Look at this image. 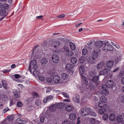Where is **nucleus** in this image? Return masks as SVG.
I'll return each mask as SVG.
<instances>
[{"label": "nucleus", "instance_id": "c756f323", "mask_svg": "<svg viewBox=\"0 0 124 124\" xmlns=\"http://www.w3.org/2000/svg\"><path fill=\"white\" fill-rule=\"evenodd\" d=\"M61 78L63 80H67L68 78V76L67 74L63 73L62 74Z\"/></svg>", "mask_w": 124, "mask_h": 124}, {"label": "nucleus", "instance_id": "ddd939ff", "mask_svg": "<svg viewBox=\"0 0 124 124\" xmlns=\"http://www.w3.org/2000/svg\"><path fill=\"white\" fill-rule=\"evenodd\" d=\"M53 80L56 83H59L61 81L60 78L58 75H55L53 77Z\"/></svg>", "mask_w": 124, "mask_h": 124}, {"label": "nucleus", "instance_id": "6e6d98bb", "mask_svg": "<svg viewBox=\"0 0 124 124\" xmlns=\"http://www.w3.org/2000/svg\"><path fill=\"white\" fill-rule=\"evenodd\" d=\"M14 94L15 96L17 98H19L20 96V94L19 93L16 92L15 93H14Z\"/></svg>", "mask_w": 124, "mask_h": 124}, {"label": "nucleus", "instance_id": "4468645a", "mask_svg": "<svg viewBox=\"0 0 124 124\" xmlns=\"http://www.w3.org/2000/svg\"><path fill=\"white\" fill-rule=\"evenodd\" d=\"M64 53L65 55L67 56H71L73 55L72 51L71 50H66L65 51Z\"/></svg>", "mask_w": 124, "mask_h": 124}, {"label": "nucleus", "instance_id": "a19ab883", "mask_svg": "<svg viewBox=\"0 0 124 124\" xmlns=\"http://www.w3.org/2000/svg\"><path fill=\"white\" fill-rule=\"evenodd\" d=\"M80 62H85L86 61V59L84 56L81 57L80 58Z\"/></svg>", "mask_w": 124, "mask_h": 124}, {"label": "nucleus", "instance_id": "09e8293b", "mask_svg": "<svg viewBox=\"0 0 124 124\" xmlns=\"http://www.w3.org/2000/svg\"><path fill=\"white\" fill-rule=\"evenodd\" d=\"M89 114L91 116H96V114L95 112L93 111H91L89 112Z\"/></svg>", "mask_w": 124, "mask_h": 124}, {"label": "nucleus", "instance_id": "393cba45", "mask_svg": "<svg viewBox=\"0 0 124 124\" xmlns=\"http://www.w3.org/2000/svg\"><path fill=\"white\" fill-rule=\"evenodd\" d=\"M69 46L71 49L73 50H75L76 49V46L73 42H70L69 43Z\"/></svg>", "mask_w": 124, "mask_h": 124}, {"label": "nucleus", "instance_id": "680f3d73", "mask_svg": "<svg viewBox=\"0 0 124 124\" xmlns=\"http://www.w3.org/2000/svg\"><path fill=\"white\" fill-rule=\"evenodd\" d=\"M4 101L7 100L8 99V96L6 95H3L2 97Z\"/></svg>", "mask_w": 124, "mask_h": 124}, {"label": "nucleus", "instance_id": "a18cd8bd", "mask_svg": "<svg viewBox=\"0 0 124 124\" xmlns=\"http://www.w3.org/2000/svg\"><path fill=\"white\" fill-rule=\"evenodd\" d=\"M62 124H75L74 123H72L71 122H70L67 120H65L62 123Z\"/></svg>", "mask_w": 124, "mask_h": 124}, {"label": "nucleus", "instance_id": "dca6fc26", "mask_svg": "<svg viewBox=\"0 0 124 124\" xmlns=\"http://www.w3.org/2000/svg\"><path fill=\"white\" fill-rule=\"evenodd\" d=\"M66 110L68 112H70L73 109V107L72 105H68L65 107Z\"/></svg>", "mask_w": 124, "mask_h": 124}, {"label": "nucleus", "instance_id": "423d86ee", "mask_svg": "<svg viewBox=\"0 0 124 124\" xmlns=\"http://www.w3.org/2000/svg\"><path fill=\"white\" fill-rule=\"evenodd\" d=\"M90 111V109L89 108H84L81 109L80 114L81 115L85 116L89 115Z\"/></svg>", "mask_w": 124, "mask_h": 124}, {"label": "nucleus", "instance_id": "f03ea898", "mask_svg": "<svg viewBox=\"0 0 124 124\" xmlns=\"http://www.w3.org/2000/svg\"><path fill=\"white\" fill-rule=\"evenodd\" d=\"M38 47L37 46H36L34 48V50L32 52V60L30 62H36L39 61L40 60V57L39 56V53L38 50H35Z\"/></svg>", "mask_w": 124, "mask_h": 124}, {"label": "nucleus", "instance_id": "c9c22d12", "mask_svg": "<svg viewBox=\"0 0 124 124\" xmlns=\"http://www.w3.org/2000/svg\"><path fill=\"white\" fill-rule=\"evenodd\" d=\"M82 52V56H85L87 53V49L85 48L83 49Z\"/></svg>", "mask_w": 124, "mask_h": 124}, {"label": "nucleus", "instance_id": "49530a36", "mask_svg": "<svg viewBox=\"0 0 124 124\" xmlns=\"http://www.w3.org/2000/svg\"><path fill=\"white\" fill-rule=\"evenodd\" d=\"M77 59L75 57H73L71 58V62H77Z\"/></svg>", "mask_w": 124, "mask_h": 124}, {"label": "nucleus", "instance_id": "c03bdc74", "mask_svg": "<svg viewBox=\"0 0 124 124\" xmlns=\"http://www.w3.org/2000/svg\"><path fill=\"white\" fill-rule=\"evenodd\" d=\"M62 93L64 97L67 98H68L69 97V95L68 93L62 92Z\"/></svg>", "mask_w": 124, "mask_h": 124}, {"label": "nucleus", "instance_id": "3c124183", "mask_svg": "<svg viewBox=\"0 0 124 124\" xmlns=\"http://www.w3.org/2000/svg\"><path fill=\"white\" fill-rule=\"evenodd\" d=\"M52 81V78L50 77H48L46 79L47 81L49 83H50Z\"/></svg>", "mask_w": 124, "mask_h": 124}, {"label": "nucleus", "instance_id": "2eb2a0df", "mask_svg": "<svg viewBox=\"0 0 124 124\" xmlns=\"http://www.w3.org/2000/svg\"><path fill=\"white\" fill-rule=\"evenodd\" d=\"M53 97L51 95L47 96L44 99L43 102L45 103H46L47 101H49L52 100Z\"/></svg>", "mask_w": 124, "mask_h": 124}, {"label": "nucleus", "instance_id": "bb28decb", "mask_svg": "<svg viewBox=\"0 0 124 124\" xmlns=\"http://www.w3.org/2000/svg\"><path fill=\"white\" fill-rule=\"evenodd\" d=\"M2 85L3 87L5 89L7 88V82L6 80H2L1 81Z\"/></svg>", "mask_w": 124, "mask_h": 124}, {"label": "nucleus", "instance_id": "b1692460", "mask_svg": "<svg viewBox=\"0 0 124 124\" xmlns=\"http://www.w3.org/2000/svg\"><path fill=\"white\" fill-rule=\"evenodd\" d=\"M80 74L81 75L83 74L84 73L85 70L84 66L81 65H80L79 68Z\"/></svg>", "mask_w": 124, "mask_h": 124}, {"label": "nucleus", "instance_id": "4be33fe9", "mask_svg": "<svg viewBox=\"0 0 124 124\" xmlns=\"http://www.w3.org/2000/svg\"><path fill=\"white\" fill-rule=\"evenodd\" d=\"M101 93L102 95L106 96L109 94V91L107 89H102Z\"/></svg>", "mask_w": 124, "mask_h": 124}, {"label": "nucleus", "instance_id": "412c9836", "mask_svg": "<svg viewBox=\"0 0 124 124\" xmlns=\"http://www.w3.org/2000/svg\"><path fill=\"white\" fill-rule=\"evenodd\" d=\"M52 59L53 62H58L59 59L58 57L56 55H53L52 57Z\"/></svg>", "mask_w": 124, "mask_h": 124}, {"label": "nucleus", "instance_id": "20e7f679", "mask_svg": "<svg viewBox=\"0 0 124 124\" xmlns=\"http://www.w3.org/2000/svg\"><path fill=\"white\" fill-rule=\"evenodd\" d=\"M100 50H97V49H95L94 48L92 52V57H89L90 61H88V62H91L93 61V60L97 57L98 54L100 51Z\"/></svg>", "mask_w": 124, "mask_h": 124}, {"label": "nucleus", "instance_id": "7ed1b4c3", "mask_svg": "<svg viewBox=\"0 0 124 124\" xmlns=\"http://www.w3.org/2000/svg\"><path fill=\"white\" fill-rule=\"evenodd\" d=\"M100 104L98 105L100 108L99 110V113L101 114H103L106 112H109L110 110L109 106L107 105H103L102 106L100 105Z\"/></svg>", "mask_w": 124, "mask_h": 124}, {"label": "nucleus", "instance_id": "2f4dec72", "mask_svg": "<svg viewBox=\"0 0 124 124\" xmlns=\"http://www.w3.org/2000/svg\"><path fill=\"white\" fill-rule=\"evenodd\" d=\"M114 64V62H106L105 66L106 67L109 68L111 67Z\"/></svg>", "mask_w": 124, "mask_h": 124}, {"label": "nucleus", "instance_id": "69168bd1", "mask_svg": "<svg viewBox=\"0 0 124 124\" xmlns=\"http://www.w3.org/2000/svg\"><path fill=\"white\" fill-rule=\"evenodd\" d=\"M90 87L91 89L92 90V89H94V88L95 87V86L94 85H90Z\"/></svg>", "mask_w": 124, "mask_h": 124}, {"label": "nucleus", "instance_id": "6ab92c4d", "mask_svg": "<svg viewBox=\"0 0 124 124\" xmlns=\"http://www.w3.org/2000/svg\"><path fill=\"white\" fill-rule=\"evenodd\" d=\"M8 13L6 12V11L4 9H2L0 11V15L3 17H5L8 14Z\"/></svg>", "mask_w": 124, "mask_h": 124}, {"label": "nucleus", "instance_id": "a211bd4d", "mask_svg": "<svg viewBox=\"0 0 124 124\" xmlns=\"http://www.w3.org/2000/svg\"><path fill=\"white\" fill-rule=\"evenodd\" d=\"M65 104L63 102H59L56 105V108L58 109L62 108L64 106Z\"/></svg>", "mask_w": 124, "mask_h": 124}, {"label": "nucleus", "instance_id": "603ef678", "mask_svg": "<svg viewBox=\"0 0 124 124\" xmlns=\"http://www.w3.org/2000/svg\"><path fill=\"white\" fill-rule=\"evenodd\" d=\"M102 89H107V87H108L107 85L104 84L102 85Z\"/></svg>", "mask_w": 124, "mask_h": 124}, {"label": "nucleus", "instance_id": "4c0bfd02", "mask_svg": "<svg viewBox=\"0 0 124 124\" xmlns=\"http://www.w3.org/2000/svg\"><path fill=\"white\" fill-rule=\"evenodd\" d=\"M108 118V115L107 114H104L102 116V119L104 120H106Z\"/></svg>", "mask_w": 124, "mask_h": 124}, {"label": "nucleus", "instance_id": "f704fd0d", "mask_svg": "<svg viewBox=\"0 0 124 124\" xmlns=\"http://www.w3.org/2000/svg\"><path fill=\"white\" fill-rule=\"evenodd\" d=\"M44 116L42 114L40 115V121L41 123H43L44 121Z\"/></svg>", "mask_w": 124, "mask_h": 124}, {"label": "nucleus", "instance_id": "4d7b16f0", "mask_svg": "<svg viewBox=\"0 0 124 124\" xmlns=\"http://www.w3.org/2000/svg\"><path fill=\"white\" fill-rule=\"evenodd\" d=\"M7 119L8 120L11 121L13 120V117L12 116H8L7 118Z\"/></svg>", "mask_w": 124, "mask_h": 124}, {"label": "nucleus", "instance_id": "9d476101", "mask_svg": "<svg viewBox=\"0 0 124 124\" xmlns=\"http://www.w3.org/2000/svg\"><path fill=\"white\" fill-rule=\"evenodd\" d=\"M108 87L112 88V89L114 87H115L116 84L114 82L110 80H108L106 83Z\"/></svg>", "mask_w": 124, "mask_h": 124}, {"label": "nucleus", "instance_id": "58836bf2", "mask_svg": "<svg viewBox=\"0 0 124 124\" xmlns=\"http://www.w3.org/2000/svg\"><path fill=\"white\" fill-rule=\"evenodd\" d=\"M39 79L42 81H44L45 80V79L43 75H40L39 76Z\"/></svg>", "mask_w": 124, "mask_h": 124}, {"label": "nucleus", "instance_id": "e433bc0d", "mask_svg": "<svg viewBox=\"0 0 124 124\" xmlns=\"http://www.w3.org/2000/svg\"><path fill=\"white\" fill-rule=\"evenodd\" d=\"M122 59L121 57L120 56H118L116 58L115 57L114 59V60L115 62H118L120 61Z\"/></svg>", "mask_w": 124, "mask_h": 124}, {"label": "nucleus", "instance_id": "39448f33", "mask_svg": "<svg viewBox=\"0 0 124 124\" xmlns=\"http://www.w3.org/2000/svg\"><path fill=\"white\" fill-rule=\"evenodd\" d=\"M102 49L104 51L107 52L108 51H112L114 49L113 46L111 45L105 43L103 45Z\"/></svg>", "mask_w": 124, "mask_h": 124}, {"label": "nucleus", "instance_id": "9b49d317", "mask_svg": "<svg viewBox=\"0 0 124 124\" xmlns=\"http://www.w3.org/2000/svg\"><path fill=\"white\" fill-rule=\"evenodd\" d=\"M60 45V43L58 41L54 40L52 41L51 43H50L49 45L50 46L54 48H56L57 46H59Z\"/></svg>", "mask_w": 124, "mask_h": 124}, {"label": "nucleus", "instance_id": "0e129e2a", "mask_svg": "<svg viewBox=\"0 0 124 124\" xmlns=\"http://www.w3.org/2000/svg\"><path fill=\"white\" fill-rule=\"evenodd\" d=\"M121 101L123 103H124V95H123L120 99Z\"/></svg>", "mask_w": 124, "mask_h": 124}, {"label": "nucleus", "instance_id": "5701e85b", "mask_svg": "<svg viewBox=\"0 0 124 124\" xmlns=\"http://www.w3.org/2000/svg\"><path fill=\"white\" fill-rule=\"evenodd\" d=\"M76 116L75 113H72L69 115V118L71 120H73L76 118Z\"/></svg>", "mask_w": 124, "mask_h": 124}, {"label": "nucleus", "instance_id": "aec40b11", "mask_svg": "<svg viewBox=\"0 0 124 124\" xmlns=\"http://www.w3.org/2000/svg\"><path fill=\"white\" fill-rule=\"evenodd\" d=\"M100 101L102 103H106L107 102V99L106 97L104 96H101L100 98Z\"/></svg>", "mask_w": 124, "mask_h": 124}, {"label": "nucleus", "instance_id": "5fc2aeb1", "mask_svg": "<svg viewBox=\"0 0 124 124\" xmlns=\"http://www.w3.org/2000/svg\"><path fill=\"white\" fill-rule=\"evenodd\" d=\"M10 71V70L4 69L2 70V72L4 73H7Z\"/></svg>", "mask_w": 124, "mask_h": 124}, {"label": "nucleus", "instance_id": "7c9ffc66", "mask_svg": "<svg viewBox=\"0 0 124 124\" xmlns=\"http://www.w3.org/2000/svg\"><path fill=\"white\" fill-rule=\"evenodd\" d=\"M31 95L34 98H39V96L38 93L36 92H33L31 93Z\"/></svg>", "mask_w": 124, "mask_h": 124}, {"label": "nucleus", "instance_id": "0eeeda50", "mask_svg": "<svg viewBox=\"0 0 124 124\" xmlns=\"http://www.w3.org/2000/svg\"><path fill=\"white\" fill-rule=\"evenodd\" d=\"M80 75L82 78V81L84 83L83 85V86H84V88L85 87L86 88L88 89L89 88V86L87 81L86 80V78L85 76H82V75L80 74Z\"/></svg>", "mask_w": 124, "mask_h": 124}, {"label": "nucleus", "instance_id": "864d4df0", "mask_svg": "<svg viewBox=\"0 0 124 124\" xmlns=\"http://www.w3.org/2000/svg\"><path fill=\"white\" fill-rule=\"evenodd\" d=\"M65 16V15L64 14H62L59 15L57 16V18H62Z\"/></svg>", "mask_w": 124, "mask_h": 124}, {"label": "nucleus", "instance_id": "774afa93", "mask_svg": "<svg viewBox=\"0 0 124 124\" xmlns=\"http://www.w3.org/2000/svg\"><path fill=\"white\" fill-rule=\"evenodd\" d=\"M121 82L122 84L124 85V77L122 78L121 80Z\"/></svg>", "mask_w": 124, "mask_h": 124}, {"label": "nucleus", "instance_id": "338daca9", "mask_svg": "<svg viewBox=\"0 0 124 124\" xmlns=\"http://www.w3.org/2000/svg\"><path fill=\"white\" fill-rule=\"evenodd\" d=\"M15 78L16 79H18L19 78L20 75L18 74H15L14 75Z\"/></svg>", "mask_w": 124, "mask_h": 124}, {"label": "nucleus", "instance_id": "f3484780", "mask_svg": "<svg viewBox=\"0 0 124 124\" xmlns=\"http://www.w3.org/2000/svg\"><path fill=\"white\" fill-rule=\"evenodd\" d=\"M116 120L118 123H120L122 122L123 121V118L121 115H118L116 117Z\"/></svg>", "mask_w": 124, "mask_h": 124}, {"label": "nucleus", "instance_id": "de8ad7c7", "mask_svg": "<svg viewBox=\"0 0 124 124\" xmlns=\"http://www.w3.org/2000/svg\"><path fill=\"white\" fill-rule=\"evenodd\" d=\"M46 92L47 93H49L51 91V88L49 87H46Z\"/></svg>", "mask_w": 124, "mask_h": 124}, {"label": "nucleus", "instance_id": "cd10ccee", "mask_svg": "<svg viewBox=\"0 0 124 124\" xmlns=\"http://www.w3.org/2000/svg\"><path fill=\"white\" fill-rule=\"evenodd\" d=\"M56 108V105L55 104L52 105L49 107V109L50 110L52 111H55Z\"/></svg>", "mask_w": 124, "mask_h": 124}, {"label": "nucleus", "instance_id": "1a4fd4ad", "mask_svg": "<svg viewBox=\"0 0 124 124\" xmlns=\"http://www.w3.org/2000/svg\"><path fill=\"white\" fill-rule=\"evenodd\" d=\"M73 67V65L70 64H67L65 66L66 69L68 71H70V72L72 74L73 73L74 71Z\"/></svg>", "mask_w": 124, "mask_h": 124}, {"label": "nucleus", "instance_id": "c85d7f7f", "mask_svg": "<svg viewBox=\"0 0 124 124\" xmlns=\"http://www.w3.org/2000/svg\"><path fill=\"white\" fill-rule=\"evenodd\" d=\"M90 121L91 123L94 124H98L99 123V121L93 118H91L90 120Z\"/></svg>", "mask_w": 124, "mask_h": 124}, {"label": "nucleus", "instance_id": "473e14b6", "mask_svg": "<svg viewBox=\"0 0 124 124\" xmlns=\"http://www.w3.org/2000/svg\"><path fill=\"white\" fill-rule=\"evenodd\" d=\"M104 75L107 76L109 74V71L108 69L106 68L104 69L103 70Z\"/></svg>", "mask_w": 124, "mask_h": 124}, {"label": "nucleus", "instance_id": "8fccbe9b", "mask_svg": "<svg viewBox=\"0 0 124 124\" xmlns=\"http://www.w3.org/2000/svg\"><path fill=\"white\" fill-rule=\"evenodd\" d=\"M9 110V108L8 107H6L2 111L3 113H5Z\"/></svg>", "mask_w": 124, "mask_h": 124}, {"label": "nucleus", "instance_id": "052dcab7", "mask_svg": "<svg viewBox=\"0 0 124 124\" xmlns=\"http://www.w3.org/2000/svg\"><path fill=\"white\" fill-rule=\"evenodd\" d=\"M33 74L35 76L38 75L39 74L38 72L35 70L33 71Z\"/></svg>", "mask_w": 124, "mask_h": 124}, {"label": "nucleus", "instance_id": "bf43d9fd", "mask_svg": "<svg viewBox=\"0 0 124 124\" xmlns=\"http://www.w3.org/2000/svg\"><path fill=\"white\" fill-rule=\"evenodd\" d=\"M47 60L46 58H42L40 62H47Z\"/></svg>", "mask_w": 124, "mask_h": 124}, {"label": "nucleus", "instance_id": "e2e57ef3", "mask_svg": "<svg viewBox=\"0 0 124 124\" xmlns=\"http://www.w3.org/2000/svg\"><path fill=\"white\" fill-rule=\"evenodd\" d=\"M114 46H115L117 48H119V46L117 44H116L115 43L112 42V43Z\"/></svg>", "mask_w": 124, "mask_h": 124}, {"label": "nucleus", "instance_id": "f257e3e1", "mask_svg": "<svg viewBox=\"0 0 124 124\" xmlns=\"http://www.w3.org/2000/svg\"><path fill=\"white\" fill-rule=\"evenodd\" d=\"M95 44V46L94 49L100 50L99 48L101 47L103 45V43L102 41L101 40H99L96 43L94 41L91 42L87 44L86 47L89 50H91L93 47V46Z\"/></svg>", "mask_w": 124, "mask_h": 124}, {"label": "nucleus", "instance_id": "ea45409f", "mask_svg": "<svg viewBox=\"0 0 124 124\" xmlns=\"http://www.w3.org/2000/svg\"><path fill=\"white\" fill-rule=\"evenodd\" d=\"M99 78V76H95L92 79V80L94 82H95L97 81Z\"/></svg>", "mask_w": 124, "mask_h": 124}, {"label": "nucleus", "instance_id": "79ce46f5", "mask_svg": "<svg viewBox=\"0 0 124 124\" xmlns=\"http://www.w3.org/2000/svg\"><path fill=\"white\" fill-rule=\"evenodd\" d=\"M35 104L38 106H39L41 104V101L40 99L36 101L35 102Z\"/></svg>", "mask_w": 124, "mask_h": 124}, {"label": "nucleus", "instance_id": "37998d69", "mask_svg": "<svg viewBox=\"0 0 124 124\" xmlns=\"http://www.w3.org/2000/svg\"><path fill=\"white\" fill-rule=\"evenodd\" d=\"M3 7L6 10L8 9L9 8V5L8 4L6 3H5L3 5Z\"/></svg>", "mask_w": 124, "mask_h": 124}, {"label": "nucleus", "instance_id": "6e6552de", "mask_svg": "<svg viewBox=\"0 0 124 124\" xmlns=\"http://www.w3.org/2000/svg\"><path fill=\"white\" fill-rule=\"evenodd\" d=\"M38 65L37 62H30L29 66V69L31 73H32V70H35L37 68Z\"/></svg>", "mask_w": 124, "mask_h": 124}, {"label": "nucleus", "instance_id": "a878e982", "mask_svg": "<svg viewBox=\"0 0 124 124\" xmlns=\"http://www.w3.org/2000/svg\"><path fill=\"white\" fill-rule=\"evenodd\" d=\"M115 115L113 114L112 113L111 114L109 117L110 120L111 121H114L115 120Z\"/></svg>", "mask_w": 124, "mask_h": 124}, {"label": "nucleus", "instance_id": "72a5a7b5", "mask_svg": "<svg viewBox=\"0 0 124 124\" xmlns=\"http://www.w3.org/2000/svg\"><path fill=\"white\" fill-rule=\"evenodd\" d=\"M103 62H99L97 65V68L100 69L103 66Z\"/></svg>", "mask_w": 124, "mask_h": 124}, {"label": "nucleus", "instance_id": "13d9d810", "mask_svg": "<svg viewBox=\"0 0 124 124\" xmlns=\"http://www.w3.org/2000/svg\"><path fill=\"white\" fill-rule=\"evenodd\" d=\"M22 104L21 102L19 101L17 103V105L18 107H20L22 106Z\"/></svg>", "mask_w": 124, "mask_h": 124}, {"label": "nucleus", "instance_id": "f8f14e48", "mask_svg": "<svg viewBox=\"0 0 124 124\" xmlns=\"http://www.w3.org/2000/svg\"><path fill=\"white\" fill-rule=\"evenodd\" d=\"M72 100L75 103H78L80 102V98L78 94H76L72 98Z\"/></svg>", "mask_w": 124, "mask_h": 124}]
</instances>
